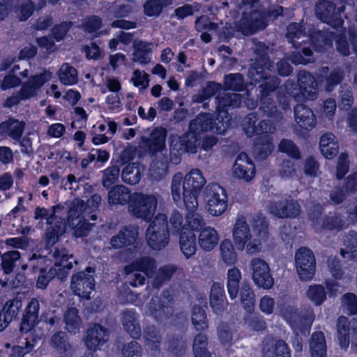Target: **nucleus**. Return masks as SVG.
<instances>
[{"instance_id": "obj_1", "label": "nucleus", "mask_w": 357, "mask_h": 357, "mask_svg": "<svg viewBox=\"0 0 357 357\" xmlns=\"http://www.w3.org/2000/svg\"><path fill=\"white\" fill-rule=\"evenodd\" d=\"M218 122L213 126L211 116L208 114H202L192 120L189 126V132L179 137H173L171 147L178 153H195L197 148L199 136L202 132L213 130L218 134H222L228 126L227 107H236L241 104V96L235 93H227L225 97L218 98Z\"/></svg>"}, {"instance_id": "obj_2", "label": "nucleus", "mask_w": 357, "mask_h": 357, "mask_svg": "<svg viewBox=\"0 0 357 357\" xmlns=\"http://www.w3.org/2000/svg\"><path fill=\"white\" fill-rule=\"evenodd\" d=\"M206 183L205 178L199 169H192L185 177L176 174L171 183V195L176 205L184 204L187 210L197 209L198 196Z\"/></svg>"}, {"instance_id": "obj_3", "label": "nucleus", "mask_w": 357, "mask_h": 357, "mask_svg": "<svg viewBox=\"0 0 357 357\" xmlns=\"http://www.w3.org/2000/svg\"><path fill=\"white\" fill-rule=\"evenodd\" d=\"M254 232L251 233L244 217H238L232 229L234 245L238 250H245L249 254H255L260 250V246L267 237V225L264 216L254 220Z\"/></svg>"}, {"instance_id": "obj_4", "label": "nucleus", "mask_w": 357, "mask_h": 357, "mask_svg": "<svg viewBox=\"0 0 357 357\" xmlns=\"http://www.w3.org/2000/svg\"><path fill=\"white\" fill-rule=\"evenodd\" d=\"M54 268H51L46 273L47 266H40L43 264L49 265L50 260L45 257H38L35 255L29 259L30 265L33 268H40L41 275L38 277L37 287L40 289L46 287L50 280L56 275L63 276L70 269L73 268V263H76L72 255H70L66 249L56 250L54 253Z\"/></svg>"}, {"instance_id": "obj_5", "label": "nucleus", "mask_w": 357, "mask_h": 357, "mask_svg": "<svg viewBox=\"0 0 357 357\" xmlns=\"http://www.w3.org/2000/svg\"><path fill=\"white\" fill-rule=\"evenodd\" d=\"M272 65L265 54H263L257 61L255 66L250 68L248 72V76L253 82H259L261 79L264 82L261 84V109L267 114L268 116L272 117L276 110L271 102L267 100V96L270 91L275 89L278 84V79L271 77L269 74L273 70L271 69Z\"/></svg>"}, {"instance_id": "obj_6", "label": "nucleus", "mask_w": 357, "mask_h": 357, "mask_svg": "<svg viewBox=\"0 0 357 357\" xmlns=\"http://www.w3.org/2000/svg\"><path fill=\"white\" fill-rule=\"evenodd\" d=\"M256 121L255 114H250L245 118L243 126L248 136H252L255 134L260 135L254 146L253 153L257 159L263 160L273 150V139L268 133H273L275 128L270 123L269 120H264L255 127Z\"/></svg>"}, {"instance_id": "obj_7", "label": "nucleus", "mask_w": 357, "mask_h": 357, "mask_svg": "<svg viewBox=\"0 0 357 357\" xmlns=\"http://www.w3.org/2000/svg\"><path fill=\"white\" fill-rule=\"evenodd\" d=\"M317 83L314 77L307 72H300L298 76V84L288 81L284 86H281L278 91V100L284 105V109L289 107L285 104L286 100L282 101V94L284 98L287 95L293 97L297 101L313 100L317 95Z\"/></svg>"}, {"instance_id": "obj_8", "label": "nucleus", "mask_w": 357, "mask_h": 357, "mask_svg": "<svg viewBox=\"0 0 357 357\" xmlns=\"http://www.w3.org/2000/svg\"><path fill=\"white\" fill-rule=\"evenodd\" d=\"M100 200V196L96 194L87 200L86 204L83 200L79 199H75L71 203L69 209V225L73 228L81 225L80 227L75 229V237H82L88 234L91 225L86 222V215L91 214L98 207Z\"/></svg>"}, {"instance_id": "obj_9", "label": "nucleus", "mask_w": 357, "mask_h": 357, "mask_svg": "<svg viewBox=\"0 0 357 357\" xmlns=\"http://www.w3.org/2000/svg\"><path fill=\"white\" fill-rule=\"evenodd\" d=\"M62 210L63 208L59 206L53 207L51 210L43 208H37L36 209L35 218L37 219H45L47 223L49 225L45 234V241L48 245H54L68 229L73 230V234L75 235V229L81 226V225H79L73 228V227L69 225L68 218L65 223H63L61 221L59 222V220H61V218L59 217ZM68 217L69 215H68Z\"/></svg>"}, {"instance_id": "obj_10", "label": "nucleus", "mask_w": 357, "mask_h": 357, "mask_svg": "<svg viewBox=\"0 0 357 357\" xmlns=\"http://www.w3.org/2000/svg\"><path fill=\"white\" fill-rule=\"evenodd\" d=\"M245 6V10L248 8L252 9L248 13L245 11L241 19V24L245 27L243 31L246 34L252 33L257 29H262L267 25V17L271 15L278 16L282 13V7H278L273 13L267 14L266 13L257 10L258 2L257 0H243Z\"/></svg>"}, {"instance_id": "obj_11", "label": "nucleus", "mask_w": 357, "mask_h": 357, "mask_svg": "<svg viewBox=\"0 0 357 357\" xmlns=\"http://www.w3.org/2000/svg\"><path fill=\"white\" fill-rule=\"evenodd\" d=\"M53 76L52 73L44 71L38 75L30 77L22 84L19 93L8 98L5 102L6 106L12 107L17 104L20 100L29 99L38 95L41 87Z\"/></svg>"}, {"instance_id": "obj_12", "label": "nucleus", "mask_w": 357, "mask_h": 357, "mask_svg": "<svg viewBox=\"0 0 357 357\" xmlns=\"http://www.w3.org/2000/svg\"><path fill=\"white\" fill-rule=\"evenodd\" d=\"M158 196L155 194L135 192L132 195L129 212L135 217L149 221L155 213Z\"/></svg>"}, {"instance_id": "obj_13", "label": "nucleus", "mask_w": 357, "mask_h": 357, "mask_svg": "<svg viewBox=\"0 0 357 357\" xmlns=\"http://www.w3.org/2000/svg\"><path fill=\"white\" fill-rule=\"evenodd\" d=\"M148 245L155 250L165 248L169 243L167 218L165 214L158 213L154 218L146 233Z\"/></svg>"}, {"instance_id": "obj_14", "label": "nucleus", "mask_w": 357, "mask_h": 357, "mask_svg": "<svg viewBox=\"0 0 357 357\" xmlns=\"http://www.w3.org/2000/svg\"><path fill=\"white\" fill-rule=\"evenodd\" d=\"M206 210L212 216L222 215L227 209L226 190L218 183H210L204 189Z\"/></svg>"}, {"instance_id": "obj_15", "label": "nucleus", "mask_w": 357, "mask_h": 357, "mask_svg": "<svg viewBox=\"0 0 357 357\" xmlns=\"http://www.w3.org/2000/svg\"><path fill=\"white\" fill-rule=\"evenodd\" d=\"M195 210H188L189 213L185 215L184 222L182 215L178 211H174L169 219L171 231L194 233L202 228L204 225V220L200 214L195 212Z\"/></svg>"}, {"instance_id": "obj_16", "label": "nucleus", "mask_w": 357, "mask_h": 357, "mask_svg": "<svg viewBox=\"0 0 357 357\" xmlns=\"http://www.w3.org/2000/svg\"><path fill=\"white\" fill-rule=\"evenodd\" d=\"M155 268V261L149 257L142 258L135 264L125 268V272L130 275V283L133 287H137L144 283L145 276L151 278Z\"/></svg>"}, {"instance_id": "obj_17", "label": "nucleus", "mask_w": 357, "mask_h": 357, "mask_svg": "<svg viewBox=\"0 0 357 357\" xmlns=\"http://www.w3.org/2000/svg\"><path fill=\"white\" fill-rule=\"evenodd\" d=\"M317 37L321 39V43H324V46H331V40L333 38L335 40L337 50L343 55H348L351 53V50L354 51L357 54V29L349 32V39L352 43V48L349 47V45L345 38V37L337 31H330L326 33L319 32L317 34Z\"/></svg>"}, {"instance_id": "obj_18", "label": "nucleus", "mask_w": 357, "mask_h": 357, "mask_svg": "<svg viewBox=\"0 0 357 357\" xmlns=\"http://www.w3.org/2000/svg\"><path fill=\"white\" fill-rule=\"evenodd\" d=\"M94 272L92 268L88 267L86 271L74 275L71 281V289L79 298L89 299L94 291L95 281L91 275Z\"/></svg>"}, {"instance_id": "obj_19", "label": "nucleus", "mask_w": 357, "mask_h": 357, "mask_svg": "<svg viewBox=\"0 0 357 357\" xmlns=\"http://www.w3.org/2000/svg\"><path fill=\"white\" fill-rule=\"evenodd\" d=\"M298 275L303 281L311 280L315 273V259L312 252L306 248H300L295 256Z\"/></svg>"}, {"instance_id": "obj_20", "label": "nucleus", "mask_w": 357, "mask_h": 357, "mask_svg": "<svg viewBox=\"0 0 357 357\" xmlns=\"http://www.w3.org/2000/svg\"><path fill=\"white\" fill-rule=\"evenodd\" d=\"M252 280L259 287L271 289L274 283L268 264L260 258H254L250 261Z\"/></svg>"}, {"instance_id": "obj_21", "label": "nucleus", "mask_w": 357, "mask_h": 357, "mask_svg": "<svg viewBox=\"0 0 357 357\" xmlns=\"http://www.w3.org/2000/svg\"><path fill=\"white\" fill-rule=\"evenodd\" d=\"M232 172L235 177L248 182L255 176V165L247 153H241L235 160Z\"/></svg>"}, {"instance_id": "obj_22", "label": "nucleus", "mask_w": 357, "mask_h": 357, "mask_svg": "<svg viewBox=\"0 0 357 357\" xmlns=\"http://www.w3.org/2000/svg\"><path fill=\"white\" fill-rule=\"evenodd\" d=\"M357 340V321H349L345 317H339L337 323V340L342 349H347L349 344V334ZM357 351V342L355 345Z\"/></svg>"}, {"instance_id": "obj_23", "label": "nucleus", "mask_w": 357, "mask_h": 357, "mask_svg": "<svg viewBox=\"0 0 357 357\" xmlns=\"http://www.w3.org/2000/svg\"><path fill=\"white\" fill-rule=\"evenodd\" d=\"M340 12L338 10V12L335 13L334 4L326 0H319L316 8L317 17L334 28L340 26L343 23L342 20L337 17Z\"/></svg>"}, {"instance_id": "obj_24", "label": "nucleus", "mask_w": 357, "mask_h": 357, "mask_svg": "<svg viewBox=\"0 0 357 357\" xmlns=\"http://www.w3.org/2000/svg\"><path fill=\"white\" fill-rule=\"evenodd\" d=\"M282 315L292 328L298 329L303 327L307 331L311 326L314 317L312 310H309L305 316L301 317L292 307L285 308Z\"/></svg>"}, {"instance_id": "obj_25", "label": "nucleus", "mask_w": 357, "mask_h": 357, "mask_svg": "<svg viewBox=\"0 0 357 357\" xmlns=\"http://www.w3.org/2000/svg\"><path fill=\"white\" fill-rule=\"evenodd\" d=\"M268 210L270 213L278 218H293L299 214L301 207L296 202L278 200L271 202Z\"/></svg>"}, {"instance_id": "obj_26", "label": "nucleus", "mask_w": 357, "mask_h": 357, "mask_svg": "<svg viewBox=\"0 0 357 357\" xmlns=\"http://www.w3.org/2000/svg\"><path fill=\"white\" fill-rule=\"evenodd\" d=\"M167 132L165 129L157 128L152 130L149 138H142V146L147 148L149 151L155 153L165 148Z\"/></svg>"}, {"instance_id": "obj_27", "label": "nucleus", "mask_w": 357, "mask_h": 357, "mask_svg": "<svg viewBox=\"0 0 357 357\" xmlns=\"http://www.w3.org/2000/svg\"><path fill=\"white\" fill-rule=\"evenodd\" d=\"M294 116L298 126L307 130H312L317 123V119L313 111L302 104L295 107Z\"/></svg>"}, {"instance_id": "obj_28", "label": "nucleus", "mask_w": 357, "mask_h": 357, "mask_svg": "<svg viewBox=\"0 0 357 357\" xmlns=\"http://www.w3.org/2000/svg\"><path fill=\"white\" fill-rule=\"evenodd\" d=\"M107 332L99 324H95L88 330L85 344L91 351H96L107 340Z\"/></svg>"}, {"instance_id": "obj_29", "label": "nucleus", "mask_w": 357, "mask_h": 357, "mask_svg": "<svg viewBox=\"0 0 357 357\" xmlns=\"http://www.w3.org/2000/svg\"><path fill=\"white\" fill-rule=\"evenodd\" d=\"M219 241V235L217 230L212 227H206L202 229L198 236V243L200 248L206 251L212 250Z\"/></svg>"}, {"instance_id": "obj_30", "label": "nucleus", "mask_w": 357, "mask_h": 357, "mask_svg": "<svg viewBox=\"0 0 357 357\" xmlns=\"http://www.w3.org/2000/svg\"><path fill=\"white\" fill-rule=\"evenodd\" d=\"M138 236L137 229L135 227L125 228L119 234L111 239V245L114 248H119L133 244Z\"/></svg>"}, {"instance_id": "obj_31", "label": "nucleus", "mask_w": 357, "mask_h": 357, "mask_svg": "<svg viewBox=\"0 0 357 357\" xmlns=\"http://www.w3.org/2000/svg\"><path fill=\"white\" fill-rule=\"evenodd\" d=\"M320 150L323 155L328 159L333 158L338 152L339 146L333 134H324L319 142Z\"/></svg>"}, {"instance_id": "obj_32", "label": "nucleus", "mask_w": 357, "mask_h": 357, "mask_svg": "<svg viewBox=\"0 0 357 357\" xmlns=\"http://www.w3.org/2000/svg\"><path fill=\"white\" fill-rule=\"evenodd\" d=\"M132 201L129 190L123 185H116L108 192V202L111 206L124 205Z\"/></svg>"}, {"instance_id": "obj_33", "label": "nucleus", "mask_w": 357, "mask_h": 357, "mask_svg": "<svg viewBox=\"0 0 357 357\" xmlns=\"http://www.w3.org/2000/svg\"><path fill=\"white\" fill-rule=\"evenodd\" d=\"M179 246L181 252L187 259L194 255L197 251L195 234L193 232H181Z\"/></svg>"}, {"instance_id": "obj_34", "label": "nucleus", "mask_w": 357, "mask_h": 357, "mask_svg": "<svg viewBox=\"0 0 357 357\" xmlns=\"http://www.w3.org/2000/svg\"><path fill=\"white\" fill-rule=\"evenodd\" d=\"M210 304L216 313L223 309L225 304V296L222 284L218 282L213 284L210 295Z\"/></svg>"}, {"instance_id": "obj_35", "label": "nucleus", "mask_w": 357, "mask_h": 357, "mask_svg": "<svg viewBox=\"0 0 357 357\" xmlns=\"http://www.w3.org/2000/svg\"><path fill=\"white\" fill-rule=\"evenodd\" d=\"M24 127L23 122L10 119L0 124V135H8L13 139H18L23 132Z\"/></svg>"}, {"instance_id": "obj_36", "label": "nucleus", "mask_w": 357, "mask_h": 357, "mask_svg": "<svg viewBox=\"0 0 357 357\" xmlns=\"http://www.w3.org/2000/svg\"><path fill=\"white\" fill-rule=\"evenodd\" d=\"M311 357H326V344L324 333L316 332L310 342Z\"/></svg>"}, {"instance_id": "obj_37", "label": "nucleus", "mask_w": 357, "mask_h": 357, "mask_svg": "<svg viewBox=\"0 0 357 357\" xmlns=\"http://www.w3.org/2000/svg\"><path fill=\"white\" fill-rule=\"evenodd\" d=\"M241 277V272L236 267L231 268L227 271V287L229 297L231 299L237 297Z\"/></svg>"}, {"instance_id": "obj_38", "label": "nucleus", "mask_w": 357, "mask_h": 357, "mask_svg": "<svg viewBox=\"0 0 357 357\" xmlns=\"http://www.w3.org/2000/svg\"><path fill=\"white\" fill-rule=\"evenodd\" d=\"M135 52L133 60L141 64L145 65L151 59V44L144 41H138L134 43Z\"/></svg>"}, {"instance_id": "obj_39", "label": "nucleus", "mask_w": 357, "mask_h": 357, "mask_svg": "<svg viewBox=\"0 0 357 357\" xmlns=\"http://www.w3.org/2000/svg\"><path fill=\"white\" fill-rule=\"evenodd\" d=\"M144 170V167L139 164H130L122 170V180L128 184H136L139 181Z\"/></svg>"}, {"instance_id": "obj_40", "label": "nucleus", "mask_w": 357, "mask_h": 357, "mask_svg": "<svg viewBox=\"0 0 357 357\" xmlns=\"http://www.w3.org/2000/svg\"><path fill=\"white\" fill-rule=\"evenodd\" d=\"M341 255L347 259H357V234L356 232H351L344 239Z\"/></svg>"}, {"instance_id": "obj_41", "label": "nucleus", "mask_w": 357, "mask_h": 357, "mask_svg": "<svg viewBox=\"0 0 357 357\" xmlns=\"http://www.w3.org/2000/svg\"><path fill=\"white\" fill-rule=\"evenodd\" d=\"M137 314L133 311L126 312L123 317V325L127 333L133 338L141 335V328L137 321Z\"/></svg>"}, {"instance_id": "obj_42", "label": "nucleus", "mask_w": 357, "mask_h": 357, "mask_svg": "<svg viewBox=\"0 0 357 357\" xmlns=\"http://www.w3.org/2000/svg\"><path fill=\"white\" fill-rule=\"evenodd\" d=\"M64 322L66 330L73 334L79 331L82 320L78 315V311L75 307H69L64 314Z\"/></svg>"}, {"instance_id": "obj_43", "label": "nucleus", "mask_w": 357, "mask_h": 357, "mask_svg": "<svg viewBox=\"0 0 357 357\" xmlns=\"http://www.w3.org/2000/svg\"><path fill=\"white\" fill-rule=\"evenodd\" d=\"M264 357H291L290 349L282 340H278L273 345H266L263 350Z\"/></svg>"}, {"instance_id": "obj_44", "label": "nucleus", "mask_w": 357, "mask_h": 357, "mask_svg": "<svg viewBox=\"0 0 357 357\" xmlns=\"http://www.w3.org/2000/svg\"><path fill=\"white\" fill-rule=\"evenodd\" d=\"M220 257L227 265L235 264L237 261V254L234 246L229 239L222 241L220 245Z\"/></svg>"}, {"instance_id": "obj_45", "label": "nucleus", "mask_w": 357, "mask_h": 357, "mask_svg": "<svg viewBox=\"0 0 357 357\" xmlns=\"http://www.w3.org/2000/svg\"><path fill=\"white\" fill-rule=\"evenodd\" d=\"M58 76L61 82L65 85H73L78 80L76 69L68 63H63L61 66Z\"/></svg>"}, {"instance_id": "obj_46", "label": "nucleus", "mask_w": 357, "mask_h": 357, "mask_svg": "<svg viewBox=\"0 0 357 357\" xmlns=\"http://www.w3.org/2000/svg\"><path fill=\"white\" fill-rule=\"evenodd\" d=\"M37 324H38V320L32 322L30 317L24 316L20 331L22 333H30V335L28 337L31 342H33L34 343L37 339H40L43 335L39 328L36 326Z\"/></svg>"}, {"instance_id": "obj_47", "label": "nucleus", "mask_w": 357, "mask_h": 357, "mask_svg": "<svg viewBox=\"0 0 357 357\" xmlns=\"http://www.w3.org/2000/svg\"><path fill=\"white\" fill-rule=\"evenodd\" d=\"M173 0H149L144 5V13L148 16H157L163 8L172 5Z\"/></svg>"}, {"instance_id": "obj_48", "label": "nucleus", "mask_w": 357, "mask_h": 357, "mask_svg": "<svg viewBox=\"0 0 357 357\" xmlns=\"http://www.w3.org/2000/svg\"><path fill=\"white\" fill-rule=\"evenodd\" d=\"M307 298L314 305H320L326 298V293L321 285H311L306 291Z\"/></svg>"}, {"instance_id": "obj_49", "label": "nucleus", "mask_w": 357, "mask_h": 357, "mask_svg": "<svg viewBox=\"0 0 357 357\" xmlns=\"http://www.w3.org/2000/svg\"><path fill=\"white\" fill-rule=\"evenodd\" d=\"M143 338L144 340V347L148 349L153 350L159 347L161 336L155 328H149L144 331Z\"/></svg>"}, {"instance_id": "obj_50", "label": "nucleus", "mask_w": 357, "mask_h": 357, "mask_svg": "<svg viewBox=\"0 0 357 357\" xmlns=\"http://www.w3.org/2000/svg\"><path fill=\"white\" fill-rule=\"evenodd\" d=\"M241 301L248 312H251L254 310L255 296L251 287L248 284H243L241 287Z\"/></svg>"}, {"instance_id": "obj_51", "label": "nucleus", "mask_w": 357, "mask_h": 357, "mask_svg": "<svg viewBox=\"0 0 357 357\" xmlns=\"http://www.w3.org/2000/svg\"><path fill=\"white\" fill-rule=\"evenodd\" d=\"M191 320L197 331H204L207 328L206 316L202 307H193Z\"/></svg>"}, {"instance_id": "obj_52", "label": "nucleus", "mask_w": 357, "mask_h": 357, "mask_svg": "<svg viewBox=\"0 0 357 357\" xmlns=\"http://www.w3.org/2000/svg\"><path fill=\"white\" fill-rule=\"evenodd\" d=\"M287 37L289 41L295 47H298V45L304 42V40H302L301 42L298 41L301 37L306 38L303 33L302 26L296 23L289 25L287 27Z\"/></svg>"}, {"instance_id": "obj_53", "label": "nucleus", "mask_w": 357, "mask_h": 357, "mask_svg": "<svg viewBox=\"0 0 357 357\" xmlns=\"http://www.w3.org/2000/svg\"><path fill=\"white\" fill-rule=\"evenodd\" d=\"M22 307V301L19 298L7 301L1 312L8 316L13 320L18 314L19 310Z\"/></svg>"}, {"instance_id": "obj_54", "label": "nucleus", "mask_w": 357, "mask_h": 357, "mask_svg": "<svg viewBox=\"0 0 357 357\" xmlns=\"http://www.w3.org/2000/svg\"><path fill=\"white\" fill-rule=\"evenodd\" d=\"M132 41V36L124 31H119L114 38L109 42V47L111 50H115L119 45V49L123 50L121 45L129 44Z\"/></svg>"}, {"instance_id": "obj_55", "label": "nucleus", "mask_w": 357, "mask_h": 357, "mask_svg": "<svg viewBox=\"0 0 357 357\" xmlns=\"http://www.w3.org/2000/svg\"><path fill=\"white\" fill-rule=\"evenodd\" d=\"M19 69L18 65H14L10 69V73L4 77L1 84L2 90H6L19 85L20 79L16 75V70Z\"/></svg>"}, {"instance_id": "obj_56", "label": "nucleus", "mask_w": 357, "mask_h": 357, "mask_svg": "<svg viewBox=\"0 0 357 357\" xmlns=\"http://www.w3.org/2000/svg\"><path fill=\"white\" fill-rule=\"evenodd\" d=\"M20 255L18 251L14 250L5 253L2 257V268L6 274L9 273L16 261L20 259Z\"/></svg>"}, {"instance_id": "obj_57", "label": "nucleus", "mask_w": 357, "mask_h": 357, "mask_svg": "<svg viewBox=\"0 0 357 357\" xmlns=\"http://www.w3.org/2000/svg\"><path fill=\"white\" fill-rule=\"evenodd\" d=\"M176 271V267L174 265H167L160 268L156 278L153 281V285L158 288L162 282L169 280L174 272Z\"/></svg>"}, {"instance_id": "obj_58", "label": "nucleus", "mask_w": 357, "mask_h": 357, "mask_svg": "<svg viewBox=\"0 0 357 357\" xmlns=\"http://www.w3.org/2000/svg\"><path fill=\"white\" fill-rule=\"evenodd\" d=\"M207 337L203 333H199L195 336L193 342V352L195 357H196V351L199 353V356H205V354H210L207 351Z\"/></svg>"}, {"instance_id": "obj_59", "label": "nucleus", "mask_w": 357, "mask_h": 357, "mask_svg": "<svg viewBox=\"0 0 357 357\" xmlns=\"http://www.w3.org/2000/svg\"><path fill=\"white\" fill-rule=\"evenodd\" d=\"M131 82L140 90L146 89L149 84V75L144 71L135 70L132 73Z\"/></svg>"}, {"instance_id": "obj_60", "label": "nucleus", "mask_w": 357, "mask_h": 357, "mask_svg": "<svg viewBox=\"0 0 357 357\" xmlns=\"http://www.w3.org/2000/svg\"><path fill=\"white\" fill-rule=\"evenodd\" d=\"M342 305L345 312L349 314L357 313V298L355 294L347 293L342 299Z\"/></svg>"}, {"instance_id": "obj_61", "label": "nucleus", "mask_w": 357, "mask_h": 357, "mask_svg": "<svg viewBox=\"0 0 357 357\" xmlns=\"http://www.w3.org/2000/svg\"><path fill=\"white\" fill-rule=\"evenodd\" d=\"M64 337L65 333L59 332L54 335L52 339V346L57 349L61 355L70 350V345L66 342Z\"/></svg>"}, {"instance_id": "obj_62", "label": "nucleus", "mask_w": 357, "mask_h": 357, "mask_svg": "<svg viewBox=\"0 0 357 357\" xmlns=\"http://www.w3.org/2000/svg\"><path fill=\"white\" fill-rule=\"evenodd\" d=\"M279 150L294 159L300 157L298 147L291 140L282 139L279 144Z\"/></svg>"}, {"instance_id": "obj_63", "label": "nucleus", "mask_w": 357, "mask_h": 357, "mask_svg": "<svg viewBox=\"0 0 357 357\" xmlns=\"http://www.w3.org/2000/svg\"><path fill=\"white\" fill-rule=\"evenodd\" d=\"M119 176V167L113 166L112 167L107 168L104 172V176L102 179L103 185L105 188H109L118 181Z\"/></svg>"}, {"instance_id": "obj_64", "label": "nucleus", "mask_w": 357, "mask_h": 357, "mask_svg": "<svg viewBox=\"0 0 357 357\" xmlns=\"http://www.w3.org/2000/svg\"><path fill=\"white\" fill-rule=\"evenodd\" d=\"M220 87V86L215 83L208 84L200 93L193 96V101L196 102H204L212 96Z\"/></svg>"}]
</instances>
